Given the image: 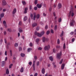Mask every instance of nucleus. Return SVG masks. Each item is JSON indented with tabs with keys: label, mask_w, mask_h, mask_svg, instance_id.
I'll use <instances>...</instances> for the list:
<instances>
[{
	"label": "nucleus",
	"mask_w": 76,
	"mask_h": 76,
	"mask_svg": "<svg viewBox=\"0 0 76 76\" xmlns=\"http://www.w3.org/2000/svg\"><path fill=\"white\" fill-rule=\"evenodd\" d=\"M42 40V42H44L45 41V37H43Z\"/></svg>",
	"instance_id": "nucleus-19"
},
{
	"label": "nucleus",
	"mask_w": 76,
	"mask_h": 76,
	"mask_svg": "<svg viewBox=\"0 0 76 76\" xmlns=\"http://www.w3.org/2000/svg\"><path fill=\"white\" fill-rule=\"evenodd\" d=\"M6 74H7V75L9 74V69H7L6 71Z\"/></svg>",
	"instance_id": "nucleus-20"
},
{
	"label": "nucleus",
	"mask_w": 76,
	"mask_h": 76,
	"mask_svg": "<svg viewBox=\"0 0 76 76\" xmlns=\"http://www.w3.org/2000/svg\"><path fill=\"white\" fill-rule=\"evenodd\" d=\"M72 16L73 17L74 16V13L73 12H72L71 14Z\"/></svg>",
	"instance_id": "nucleus-52"
},
{
	"label": "nucleus",
	"mask_w": 76,
	"mask_h": 76,
	"mask_svg": "<svg viewBox=\"0 0 76 76\" xmlns=\"http://www.w3.org/2000/svg\"><path fill=\"white\" fill-rule=\"evenodd\" d=\"M4 64H5V61H2V66H4Z\"/></svg>",
	"instance_id": "nucleus-25"
},
{
	"label": "nucleus",
	"mask_w": 76,
	"mask_h": 76,
	"mask_svg": "<svg viewBox=\"0 0 76 76\" xmlns=\"http://www.w3.org/2000/svg\"><path fill=\"white\" fill-rule=\"evenodd\" d=\"M2 4L3 6H6V2L5 0H2Z\"/></svg>",
	"instance_id": "nucleus-8"
},
{
	"label": "nucleus",
	"mask_w": 76,
	"mask_h": 76,
	"mask_svg": "<svg viewBox=\"0 0 76 76\" xmlns=\"http://www.w3.org/2000/svg\"><path fill=\"white\" fill-rule=\"evenodd\" d=\"M13 66V64H11L9 66L10 69H11L12 68V66Z\"/></svg>",
	"instance_id": "nucleus-36"
},
{
	"label": "nucleus",
	"mask_w": 76,
	"mask_h": 76,
	"mask_svg": "<svg viewBox=\"0 0 76 76\" xmlns=\"http://www.w3.org/2000/svg\"><path fill=\"white\" fill-rule=\"evenodd\" d=\"M27 19H28L27 17L25 16L23 19L24 21H26L27 20Z\"/></svg>",
	"instance_id": "nucleus-26"
},
{
	"label": "nucleus",
	"mask_w": 76,
	"mask_h": 76,
	"mask_svg": "<svg viewBox=\"0 0 76 76\" xmlns=\"http://www.w3.org/2000/svg\"><path fill=\"white\" fill-rule=\"evenodd\" d=\"M38 24L37 23H34L32 24L33 27H35L37 26Z\"/></svg>",
	"instance_id": "nucleus-9"
},
{
	"label": "nucleus",
	"mask_w": 76,
	"mask_h": 76,
	"mask_svg": "<svg viewBox=\"0 0 76 76\" xmlns=\"http://www.w3.org/2000/svg\"><path fill=\"white\" fill-rule=\"evenodd\" d=\"M7 60V57H6L5 58V61H6V60Z\"/></svg>",
	"instance_id": "nucleus-63"
},
{
	"label": "nucleus",
	"mask_w": 76,
	"mask_h": 76,
	"mask_svg": "<svg viewBox=\"0 0 76 76\" xmlns=\"http://www.w3.org/2000/svg\"><path fill=\"white\" fill-rule=\"evenodd\" d=\"M28 64H29V65H30V66H31V65H32V62H30L28 63Z\"/></svg>",
	"instance_id": "nucleus-45"
},
{
	"label": "nucleus",
	"mask_w": 76,
	"mask_h": 76,
	"mask_svg": "<svg viewBox=\"0 0 76 76\" xmlns=\"http://www.w3.org/2000/svg\"><path fill=\"white\" fill-rule=\"evenodd\" d=\"M23 70H24L23 67H22L20 70V72H21V73H22L23 72Z\"/></svg>",
	"instance_id": "nucleus-17"
},
{
	"label": "nucleus",
	"mask_w": 76,
	"mask_h": 76,
	"mask_svg": "<svg viewBox=\"0 0 76 76\" xmlns=\"http://www.w3.org/2000/svg\"><path fill=\"white\" fill-rule=\"evenodd\" d=\"M34 57L35 60H37V56H34Z\"/></svg>",
	"instance_id": "nucleus-51"
},
{
	"label": "nucleus",
	"mask_w": 76,
	"mask_h": 76,
	"mask_svg": "<svg viewBox=\"0 0 76 76\" xmlns=\"http://www.w3.org/2000/svg\"><path fill=\"white\" fill-rule=\"evenodd\" d=\"M15 47H17V46H18V43H15Z\"/></svg>",
	"instance_id": "nucleus-41"
},
{
	"label": "nucleus",
	"mask_w": 76,
	"mask_h": 76,
	"mask_svg": "<svg viewBox=\"0 0 76 76\" xmlns=\"http://www.w3.org/2000/svg\"><path fill=\"white\" fill-rule=\"evenodd\" d=\"M18 37H19L20 36V33H18Z\"/></svg>",
	"instance_id": "nucleus-60"
},
{
	"label": "nucleus",
	"mask_w": 76,
	"mask_h": 76,
	"mask_svg": "<svg viewBox=\"0 0 76 76\" xmlns=\"http://www.w3.org/2000/svg\"><path fill=\"white\" fill-rule=\"evenodd\" d=\"M62 53V52L61 51L60 53L57 54V58H58V59H60L61 58V56Z\"/></svg>",
	"instance_id": "nucleus-3"
},
{
	"label": "nucleus",
	"mask_w": 76,
	"mask_h": 76,
	"mask_svg": "<svg viewBox=\"0 0 76 76\" xmlns=\"http://www.w3.org/2000/svg\"><path fill=\"white\" fill-rule=\"evenodd\" d=\"M64 32H63V31H62V33L60 36L61 37H63V36L64 35Z\"/></svg>",
	"instance_id": "nucleus-22"
},
{
	"label": "nucleus",
	"mask_w": 76,
	"mask_h": 76,
	"mask_svg": "<svg viewBox=\"0 0 76 76\" xmlns=\"http://www.w3.org/2000/svg\"><path fill=\"white\" fill-rule=\"evenodd\" d=\"M39 16H40V15H39V14H37V19H39Z\"/></svg>",
	"instance_id": "nucleus-28"
},
{
	"label": "nucleus",
	"mask_w": 76,
	"mask_h": 76,
	"mask_svg": "<svg viewBox=\"0 0 76 76\" xmlns=\"http://www.w3.org/2000/svg\"><path fill=\"white\" fill-rule=\"evenodd\" d=\"M56 48H60V46H56Z\"/></svg>",
	"instance_id": "nucleus-44"
},
{
	"label": "nucleus",
	"mask_w": 76,
	"mask_h": 76,
	"mask_svg": "<svg viewBox=\"0 0 76 76\" xmlns=\"http://www.w3.org/2000/svg\"><path fill=\"white\" fill-rule=\"evenodd\" d=\"M50 31L49 30L48 31L46 32L47 35H48L50 34Z\"/></svg>",
	"instance_id": "nucleus-31"
},
{
	"label": "nucleus",
	"mask_w": 76,
	"mask_h": 76,
	"mask_svg": "<svg viewBox=\"0 0 76 76\" xmlns=\"http://www.w3.org/2000/svg\"><path fill=\"white\" fill-rule=\"evenodd\" d=\"M38 49V50H42V48H41V47H39Z\"/></svg>",
	"instance_id": "nucleus-39"
},
{
	"label": "nucleus",
	"mask_w": 76,
	"mask_h": 76,
	"mask_svg": "<svg viewBox=\"0 0 76 76\" xmlns=\"http://www.w3.org/2000/svg\"><path fill=\"white\" fill-rule=\"evenodd\" d=\"M50 48V46L49 45L46 46L44 48L45 50H48Z\"/></svg>",
	"instance_id": "nucleus-5"
},
{
	"label": "nucleus",
	"mask_w": 76,
	"mask_h": 76,
	"mask_svg": "<svg viewBox=\"0 0 76 76\" xmlns=\"http://www.w3.org/2000/svg\"><path fill=\"white\" fill-rule=\"evenodd\" d=\"M18 30L19 32H20V33H21L23 32V30L21 29V28H19Z\"/></svg>",
	"instance_id": "nucleus-18"
},
{
	"label": "nucleus",
	"mask_w": 76,
	"mask_h": 76,
	"mask_svg": "<svg viewBox=\"0 0 76 76\" xmlns=\"http://www.w3.org/2000/svg\"><path fill=\"white\" fill-rule=\"evenodd\" d=\"M49 59H50V61H53V58L52 56H50L49 57Z\"/></svg>",
	"instance_id": "nucleus-15"
},
{
	"label": "nucleus",
	"mask_w": 76,
	"mask_h": 76,
	"mask_svg": "<svg viewBox=\"0 0 76 76\" xmlns=\"http://www.w3.org/2000/svg\"><path fill=\"white\" fill-rule=\"evenodd\" d=\"M39 27H37L36 28V30L37 31H39Z\"/></svg>",
	"instance_id": "nucleus-46"
},
{
	"label": "nucleus",
	"mask_w": 76,
	"mask_h": 76,
	"mask_svg": "<svg viewBox=\"0 0 76 76\" xmlns=\"http://www.w3.org/2000/svg\"><path fill=\"white\" fill-rule=\"evenodd\" d=\"M74 24H75V21L72 20L70 22V25L71 26H74Z\"/></svg>",
	"instance_id": "nucleus-4"
},
{
	"label": "nucleus",
	"mask_w": 76,
	"mask_h": 76,
	"mask_svg": "<svg viewBox=\"0 0 76 76\" xmlns=\"http://www.w3.org/2000/svg\"><path fill=\"white\" fill-rule=\"evenodd\" d=\"M37 7L39 9L42 7V5H41V4H37Z\"/></svg>",
	"instance_id": "nucleus-10"
},
{
	"label": "nucleus",
	"mask_w": 76,
	"mask_h": 76,
	"mask_svg": "<svg viewBox=\"0 0 76 76\" xmlns=\"http://www.w3.org/2000/svg\"><path fill=\"white\" fill-rule=\"evenodd\" d=\"M58 21L59 22H61V18H60L58 19Z\"/></svg>",
	"instance_id": "nucleus-32"
},
{
	"label": "nucleus",
	"mask_w": 76,
	"mask_h": 76,
	"mask_svg": "<svg viewBox=\"0 0 76 76\" xmlns=\"http://www.w3.org/2000/svg\"><path fill=\"white\" fill-rule=\"evenodd\" d=\"M38 3V1L37 0H35L34 1V4H37Z\"/></svg>",
	"instance_id": "nucleus-29"
},
{
	"label": "nucleus",
	"mask_w": 76,
	"mask_h": 76,
	"mask_svg": "<svg viewBox=\"0 0 76 76\" xmlns=\"http://www.w3.org/2000/svg\"><path fill=\"white\" fill-rule=\"evenodd\" d=\"M37 7H34V9L35 10H37Z\"/></svg>",
	"instance_id": "nucleus-47"
},
{
	"label": "nucleus",
	"mask_w": 76,
	"mask_h": 76,
	"mask_svg": "<svg viewBox=\"0 0 76 76\" xmlns=\"http://www.w3.org/2000/svg\"><path fill=\"white\" fill-rule=\"evenodd\" d=\"M38 75V73H35L34 76H37Z\"/></svg>",
	"instance_id": "nucleus-57"
},
{
	"label": "nucleus",
	"mask_w": 76,
	"mask_h": 76,
	"mask_svg": "<svg viewBox=\"0 0 76 76\" xmlns=\"http://www.w3.org/2000/svg\"><path fill=\"white\" fill-rule=\"evenodd\" d=\"M31 48H28V52H30L31 51Z\"/></svg>",
	"instance_id": "nucleus-30"
},
{
	"label": "nucleus",
	"mask_w": 76,
	"mask_h": 76,
	"mask_svg": "<svg viewBox=\"0 0 76 76\" xmlns=\"http://www.w3.org/2000/svg\"><path fill=\"white\" fill-rule=\"evenodd\" d=\"M6 10V9H4L3 10V12H5Z\"/></svg>",
	"instance_id": "nucleus-62"
},
{
	"label": "nucleus",
	"mask_w": 76,
	"mask_h": 76,
	"mask_svg": "<svg viewBox=\"0 0 76 76\" xmlns=\"http://www.w3.org/2000/svg\"><path fill=\"white\" fill-rule=\"evenodd\" d=\"M45 29H48V26L47 25L45 27Z\"/></svg>",
	"instance_id": "nucleus-48"
},
{
	"label": "nucleus",
	"mask_w": 76,
	"mask_h": 76,
	"mask_svg": "<svg viewBox=\"0 0 76 76\" xmlns=\"http://www.w3.org/2000/svg\"><path fill=\"white\" fill-rule=\"evenodd\" d=\"M74 41H75V38H73L72 39V42H74Z\"/></svg>",
	"instance_id": "nucleus-55"
},
{
	"label": "nucleus",
	"mask_w": 76,
	"mask_h": 76,
	"mask_svg": "<svg viewBox=\"0 0 76 76\" xmlns=\"http://www.w3.org/2000/svg\"><path fill=\"white\" fill-rule=\"evenodd\" d=\"M53 15L54 16H56V13L55 12H54L53 13Z\"/></svg>",
	"instance_id": "nucleus-58"
},
{
	"label": "nucleus",
	"mask_w": 76,
	"mask_h": 76,
	"mask_svg": "<svg viewBox=\"0 0 76 76\" xmlns=\"http://www.w3.org/2000/svg\"><path fill=\"white\" fill-rule=\"evenodd\" d=\"M65 43H64V45H63V48L64 49H65L66 48V46L65 45Z\"/></svg>",
	"instance_id": "nucleus-37"
},
{
	"label": "nucleus",
	"mask_w": 76,
	"mask_h": 76,
	"mask_svg": "<svg viewBox=\"0 0 76 76\" xmlns=\"http://www.w3.org/2000/svg\"><path fill=\"white\" fill-rule=\"evenodd\" d=\"M3 23L4 25L5 28H7V26H6V21H4L3 22Z\"/></svg>",
	"instance_id": "nucleus-12"
},
{
	"label": "nucleus",
	"mask_w": 76,
	"mask_h": 76,
	"mask_svg": "<svg viewBox=\"0 0 76 76\" xmlns=\"http://www.w3.org/2000/svg\"><path fill=\"white\" fill-rule=\"evenodd\" d=\"M7 51H6L5 53V56H7Z\"/></svg>",
	"instance_id": "nucleus-54"
},
{
	"label": "nucleus",
	"mask_w": 76,
	"mask_h": 76,
	"mask_svg": "<svg viewBox=\"0 0 76 76\" xmlns=\"http://www.w3.org/2000/svg\"><path fill=\"white\" fill-rule=\"evenodd\" d=\"M10 53L11 56H12V50H10Z\"/></svg>",
	"instance_id": "nucleus-34"
},
{
	"label": "nucleus",
	"mask_w": 76,
	"mask_h": 76,
	"mask_svg": "<svg viewBox=\"0 0 76 76\" xmlns=\"http://www.w3.org/2000/svg\"><path fill=\"white\" fill-rule=\"evenodd\" d=\"M1 18H3L4 16V13H2L0 15Z\"/></svg>",
	"instance_id": "nucleus-27"
},
{
	"label": "nucleus",
	"mask_w": 76,
	"mask_h": 76,
	"mask_svg": "<svg viewBox=\"0 0 76 76\" xmlns=\"http://www.w3.org/2000/svg\"><path fill=\"white\" fill-rule=\"evenodd\" d=\"M21 56L22 57H25V55L24 53H21L20 54Z\"/></svg>",
	"instance_id": "nucleus-24"
},
{
	"label": "nucleus",
	"mask_w": 76,
	"mask_h": 76,
	"mask_svg": "<svg viewBox=\"0 0 76 76\" xmlns=\"http://www.w3.org/2000/svg\"><path fill=\"white\" fill-rule=\"evenodd\" d=\"M52 34H53L54 33V31H53V30L51 29L50 30Z\"/></svg>",
	"instance_id": "nucleus-38"
},
{
	"label": "nucleus",
	"mask_w": 76,
	"mask_h": 76,
	"mask_svg": "<svg viewBox=\"0 0 76 76\" xmlns=\"http://www.w3.org/2000/svg\"><path fill=\"white\" fill-rule=\"evenodd\" d=\"M7 31H9V32H10V31H11V30L10 28H8L7 29Z\"/></svg>",
	"instance_id": "nucleus-53"
},
{
	"label": "nucleus",
	"mask_w": 76,
	"mask_h": 76,
	"mask_svg": "<svg viewBox=\"0 0 76 76\" xmlns=\"http://www.w3.org/2000/svg\"><path fill=\"white\" fill-rule=\"evenodd\" d=\"M39 61H38L37 62V66H38V65H39Z\"/></svg>",
	"instance_id": "nucleus-56"
},
{
	"label": "nucleus",
	"mask_w": 76,
	"mask_h": 76,
	"mask_svg": "<svg viewBox=\"0 0 76 76\" xmlns=\"http://www.w3.org/2000/svg\"><path fill=\"white\" fill-rule=\"evenodd\" d=\"M65 66V64H63L62 65V66H61V69H62V70H63V69H64Z\"/></svg>",
	"instance_id": "nucleus-13"
},
{
	"label": "nucleus",
	"mask_w": 76,
	"mask_h": 76,
	"mask_svg": "<svg viewBox=\"0 0 76 76\" xmlns=\"http://www.w3.org/2000/svg\"><path fill=\"white\" fill-rule=\"evenodd\" d=\"M34 15V17H33V14H31V18L32 19H34V20H35V18L36 17H37V15H36V13H33Z\"/></svg>",
	"instance_id": "nucleus-2"
},
{
	"label": "nucleus",
	"mask_w": 76,
	"mask_h": 76,
	"mask_svg": "<svg viewBox=\"0 0 76 76\" xmlns=\"http://www.w3.org/2000/svg\"><path fill=\"white\" fill-rule=\"evenodd\" d=\"M34 34L35 35H37L39 37H41L42 36V35L44 34V31H43L41 32V34H39V33H37V31H35L34 33Z\"/></svg>",
	"instance_id": "nucleus-1"
},
{
	"label": "nucleus",
	"mask_w": 76,
	"mask_h": 76,
	"mask_svg": "<svg viewBox=\"0 0 76 76\" xmlns=\"http://www.w3.org/2000/svg\"><path fill=\"white\" fill-rule=\"evenodd\" d=\"M71 11H69V16H70V15H71Z\"/></svg>",
	"instance_id": "nucleus-59"
},
{
	"label": "nucleus",
	"mask_w": 76,
	"mask_h": 76,
	"mask_svg": "<svg viewBox=\"0 0 76 76\" xmlns=\"http://www.w3.org/2000/svg\"><path fill=\"white\" fill-rule=\"evenodd\" d=\"M63 59H61V61L59 62V64H62V62H63Z\"/></svg>",
	"instance_id": "nucleus-33"
},
{
	"label": "nucleus",
	"mask_w": 76,
	"mask_h": 76,
	"mask_svg": "<svg viewBox=\"0 0 76 76\" xmlns=\"http://www.w3.org/2000/svg\"><path fill=\"white\" fill-rule=\"evenodd\" d=\"M16 12V8H14L12 11L13 14H15Z\"/></svg>",
	"instance_id": "nucleus-11"
},
{
	"label": "nucleus",
	"mask_w": 76,
	"mask_h": 76,
	"mask_svg": "<svg viewBox=\"0 0 76 76\" xmlns=\"http://www.w3.org/2000/svg\"><path fill=\"white\" fill-rule=\"evenodd\" d=\"M57 43L58 44H60V40L59 39H58Z\"/></svg>",
	"instance_id": "nucleus-40"
},
{
	"label": "nucleus",
	"mask_w": 76,
	"mask_h": 76,
	"mask_svg": "<svg viewBox=\"0 0 76 76\" xmlns=\"http://www.w3.org/2000/svg\"><path fill=\"white\" fill-rule=\"evenodd\" d=\"M57 26L56 25L55 26V27H54V29L55 30H56L57 29Z\"/></svg>",
	"instance_id": "nucleus-35"
},
{
	"label": "nucleus",
	"mask_w": 76,
	"mask_h": 76,
	"mask_svg": "<svg viewBox=\"0 0 76 76\" xmlns=\"http://www.w3.org/2000/svg\"><path fill=\"white\" fill-rule=\"evenodd\" d=\"M22 3L23 4V5H25L26 4V2L24 1H22Z\"/></svg>",
	"instance_id": "nucleus-21"
},
{
	"label": "nucleus",
	"mask_w": 76,
	"mask_h": 76,
	"mask_svg": "<svg viewBox=\"0 0 76 76\" xmlns=\"http://www.w3.org/2000/svg\"><path fill=\"white\" fill-rule=\"evenodd\" d=\"M39 41V38H37L36 40V42L37 43H38Z\"/></svg>",
	"instance_id": "nucleus-23"
},
{
	"label": "nucleus",
	"mask_w": 76,
	"mask_h": 76,
	"mask_svg": "<svg viewBox=\"0 0 76 76\" xmlns=\"http://www.w3.org/2000/svg\"><path fill=\"white\" fill-rule=\"evenodd\" d=\"M53 51L54 53H56V51H55V49H53Z\"/></svg>",
	"instance_id": "nucleus-61"
},
{
	"label": "nucleus",
	"mask_w": 76,
	"mask_h": 76,
	"mask_svg": "<svg viewBox=\"0 0 76 76\" xmlns=\"http://www.w3.org/2000/svg\"><path fill=\"white\" fill-rule=\"evenodd\" d=\"M35 61H34L33 62V70L34 71L35 70Z\"/></svg>",
	"instance_id": "nucleus-6"
},
{
	"label": "nucleus",
	"mask_w": 76,
	"mask_h": 76,
	"mask_svg": "<svg viewBox=\"0 0 76 76\" xmlns=\"http://www.w3.org/2000/svg\"><path fill=\"white\" fill-rule=\"evenodd\" d=\"M2 9H3V8H2V7H0V10H2Z\"/></svg>",
	"instance_id": "nucleus-64"
},
{
	"label": "nucleus",
	"mask_w": 76,
	"mask_h": 76,
	"mask_svg": "<svg viewBox=\"0 0 76 76\" xmlns=\"http://www.w3.org/2000/svg\"><path fill=\"white\" fill-rule=\"evenodd\" d=\"M19 51H22V48L20 47L19 48Z\"/></svg>",
	"instance_id": "nucleus-43"
},
{
	"label": "nucleus",
	"mask_w": 76,
	"mask_h": 76,
	"mask_svg": "<svg viewBox=\"0 0 76 76\" xmlns=\"http://www.w3.org/2000/svg\"><path fill=\"white\" fill-rule=\"evenodd\" d=\"M73 34H74V32H71L70 33V35H73Z\"/></svg>",
	"instance_id": "nucleus-49"
},
{
	"label": "nucleus",
	"mask_w": 76,
	"mask_h": 76,
	"mask_svg": "<svg viewBox=\"0 0 76 76\" xmlns=\"http://www.w3.org/2000/svg\"><path fill=\"white\" fill-rule=\"evenodd\" d=\"M62 6L61 3H59L58 4V7L59 9H60L61 7Z\"/></svg>",
	"instance_id": "nucleus-14"
},
{
	"label": "nucleus",
	"mask_w": 76,
	"mask_h": 76,
	"mask_svg": "<svg viewBox=\"0 0 76 76\" xmlns=\"http://www.w3.org/2000/svg\"><path fill=\"white\" fill-rule=\"evenodd\" d=\"M42 74H44L45 73V69L44 68H42Z\"/></svg>",
	"instance_id": "nucleus-16"
},
{
	"label": "nucleus",
	"mask_w": 76,
	"mask_h": 76,
	"mask_svg": "<svg viewBox=\"0 0 76 76\" xmlns=\"http://www.w3.org/2000/svg\"><path fill=\"white\" fill-rule=\"evenodd\" d=\"M21 24H22V22L20 21L19 22V25H21Z\"/></svg>",
	"instance_id": "nucleus-50"
},
{
	"label": "nucleus",
	"mask_w": 76,
	"mask_h": 76,
	"mask_svg": "<svg viewBox=\"0 0 76 76\" xmlns=\"http://www.w3.org/2000/svg\"><path fill=\"white\" fill-rule=\"evenodd\" d=\"M28 7H26L24 9V13H27V11H28Z\"/></svg>",
	"instance_id": "nucleus-7"
},
{
	"label": "nucleus",
	"mask_w": 76,
	"mask_h": 76,
	"mask_svg": "<svg viewBox=\"0 0 76 76\" xmlns=\"http://www.w3.org/2000/svg\"><path fill=\"white\" fill-rule=\"evenodd\" d=\"M30 46H31V47H32V46L33 45V44L32 43H30Z\"/></svg>",
	"instance_id": "nucleus-42"
}]
</instances>
